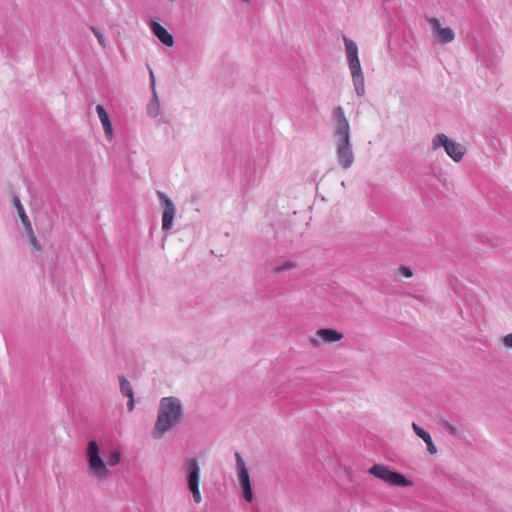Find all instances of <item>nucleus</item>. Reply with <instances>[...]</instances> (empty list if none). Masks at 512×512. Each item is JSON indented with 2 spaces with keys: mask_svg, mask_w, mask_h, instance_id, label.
I'll return each mask as SVG.
<instances>
[{
  "mask_svg": "<svg viewBox=\"0 0 512 512\" xmlns=\"http://www.w3.org/2000/svg\"><path fill=\"white\" fill-rule=\"evenodd\" d=\"M343 338V335L335 329L331 328H323L319 329L315 336L310 339V342L313 346L317 347L321 343H334L340 341Z\"/></svg>",
  "mask_w": 512,
  "mask_h": 512,
  "instance_id": "nucleus-11",
  "label": "nucleus"
},
{
  "mask_svg": "<svg viewBox=\"0 0 512 512\" xmlns=\"http://www.w3.org/2000/svg\"><path fill=\"white\" fill-rule=\"evenodd\" d=\"M448 430H449L451 433H455V429H454V427H452V426H450V425L448 426Z\"/></svg>",
  "mask_w": 512,
  "mask_h": 512,
  "instance_id": "nucleus-26",
  "label": "nucleus"
},
{
  "mask_svg": "<svg viewBox=\"0 0 512 512\" xmlns=\"http://www.w3.org/2000/svg\"><path fill=\"white\" fill-rule=\"evenodd\" d=\"M332 116L337 161L344 170H347L352 167L355 160L351 143L350 124L341 106L333 109Z\"/></svg>",
  "mask_w": 512,
  "mask_h": 512,
  "instance_id": "nucleus-1",
  "label": "nucleus"
},
{
  "mask_svg": "<svg viewBox=\"0 0 512 512\" xmlns=\"http://www.w3.org/2000/svg\"><path fill=\"white\" fill-rule=\"evenodd\" d=\"M129 401L127 403V409L129 412L134 410V396L128 397Z\"/></svg>",
  "mask_w": 512,
  "mask_h": 512,
  "instance_id": "nucleus-25",
  "label": "nucleus"
},
{
  "mask_svg": "<svg viewBox=\"0 0 512 512\" xmlns=\"http://www.w3.org/2000/svg\"><path fill=\"white\" fill-rule=\"evenodd\" d=\"M91 30L92 32L94 33L95 37L97 38L98 40V43L103 47L105 48L106 47V41H105V38L103 36V34L99 31V29H97L96 27H91Z\"/></svg>",
  "mask_w": 512,
  "mask_h": 512,
  "instance_id": "nucleus-20",
  "label": "nucleus"
},
{
  "mask_svg": "<svg viewBox=\"0 0 512 512\" xmlns=\"http://www.w3.org/2000/svg\"><path fill=\"white\" fill-rule=\"evenodd\" d=\"M120 391L126 397L134 396L130 382L124 377L119 376Z\"/></svg>",
  "mask_w": 512,
  "mask_h": 512,
  "instance_id": "nucleus-16",
  "label": "nucleus"
},
{
  "mask_svg": "<svg viewBox=\"0 0 512 512\" xmlns=\"http://www.w3.org/2000/svg\"><path fill=\"white\" fill-rule=\"evenodd\" d=\"M369 474L376 478H379L390 485L398 487H408L412 485V482L408 480L404 475L390 470L387 466L382 464H375L369 470Z\"/></svg>",
  "mask_w": 512,
  "mask_h": 512,
  "instance_id": "nucleus-7",
  "label": "nucleus"
},
{
  "mask_svg": "<svg viewBox=\"0 0 512 512\" xmlns=\"http://www.w3.org/2000/svg\"><path fill=\"white\" fill-rule=\"evenodd\" d=\"M149 77H150V84H151V89H152V93L154 91H156L155 89V77H154V73L151 69H149Z\"/></svg>",
  "mask_w": 512,
  "mask_h": 512,
  "instance_id": "nucleus-24",
  "label": "nucleus"
},
{
  "mask_svg": "<svg viewBox=\"0 0 512 512\" xmlns=\"http://www.w3.org/2000/svg\"><path fill=\"white\" fill-rule=\"evenodd\" d=\"M427 21L431 27L433 35L440 44H447L455 39L454 31L449 27H442L441 22L436 17H429Z\"/></svg>",
  "mask_w": 512,
  "mask_h": 512,
  "instance_id": "nucleus-10",
  "label": "nucleus"
},
{
  "mask_svg": "<svg viewBox=\"0 0 512 512\" xmlns=\"http://www.w3.org/2000/svg\"><path fill=\"white\" fill-rule=\"evenodd\" d=\"M296 267V262L292 260H285L274 266L275 273H283L292 270Z\"/></svg>",
  "mask_w": 512,
  "mask_h": 512,
  "instance_id": "nucleus-17",
  "label": "nucleus"
},
{
  "mask_svg": "<svg viewBox=\"0 0 512 512\" xmlns=\"http://www.w3.org/2000/svg\"><path fill=\"white\" fill-rule=\"evenodd\" d=\"M157 196L163 206L162 230L167 232L173 226V221L176 215V207L172 200L165 193L158 191Z\"/></svg>",
  "mask_w": 512,
  "mask_h": 512,
  "instance_id": "nucleus-9",
  "label": "nucleus"
},
{
  "mask_svg": "<svg viewBox=\"0 0 512 512\" xmlns=\"http://www.w3.org/2000/svg\"><path fill=\"white\" fill-rule=\"evenodd\" d=\"M12 202H13V205L15 207V209L17 210V213H18V216L21 220V223L24 227V230H31L32 228V224L29 220V217L27 216L25 210H24V207L19 199L18 196H14L13 199H12Z\"/></svg>",
  "mask_w": 512,
  "mask_h": 512,
  "instance_id": "nucleus-14",
  "label": "nucleus"
},
{
  "mask_svg": "<svg viewBox=\"0 0 512 512\" xmlns=\"http://www.w3.org/2000/svg\"><path fill=\"white\" fill-rule=\"evenodd\" d=\"M242 1H243V2H245V3H248V2H249V0H242Z\"/></svg>",
  "mask_w": 512,
  "mask_h": 512,
  "instance_id": "nucleus-27",
  "label": "nucleus"
},
{
  "mask_svg": "<svg viewBox=\"0 0 512 512\" xmlns=\"http://www.w3.org/2000/svg\"><path fill=\"white\" fill-rule=\"evenodd\" d=\"M412 428H413V431L415 432V434L419 438H421L424 442L427 441L431 437L427 431H425L423 428H421L416 423H412Z\"/></svg>",
  "mask_w": 512,
  "mask_h": 512,
  "instance_id": "nucleus-19",
  "label": "nucleus"
},
{
  "mask_svg": "<svg viewBox=\"0 0 512 512\" xmlns=\"http://www.w3.org/2000/svg\"><path fill=\"white\" fill-rule=\"evenodd\" d=\"M426 445H427V451L430 453V454H435L437 452V448L436 446L434 445L433 441H432V438L430 437L427 441H425Z\"/></svg>",
  "mask_w": 512,
  "mask_h": 512,
  "instance_id": "nucleus-22",
  "label": "nucleus"
},
{
  "mask_svg": "<svg viewBox=\"0 0 512 512\" xmlns=\"http://www.w3.org/2000/svg\"><path fill=\"white\" fill-rule=\"evenodd\" d=\"M398 271L401 275H403L406 278H410L413 276L412 270L407 266H404V265L400 266Z\"/></svg>",
  "mask_w": 512,
  "mask_h": 512,
  "instance_id": "nucleus-21",
  "label": "nucleus"
},
{
  "mask_svg": "<svg viewBox=\"0 0 512 512\" xmlns=\"http://www.w3.org/2000/svg\"><path fill=\"white\" fill-rule=\"evenodd\" d=\"M183 470L186 473L187 487L192 494L193 501L196 504L202 502V495L199 489L200 485V466L196 458H187L183 464Z\"/></svg>",
  "mask_w": 512,
  "mask_h": 512,
  "instance_id": "nucleus-5",
  "label": "nucleus"
},
{
  "mask_svg": "<svg viewBox=\"0 0 512 512\" xmlns=\"http://www.w3.org/2000/svg\"><path fill=\"white\" fill-rule=\"evenodd\" d=\"M343 42L355 92L359 97H362L365 94V80L359 60L358 46L353 40L347 38L345 35L343 36Z\"/></svg>",
  "mask_w": 512,
  "mask_h": 512,
  "instance_id": "nucleus-4",
  "label": "nucleus"
},
{
  "mask_svg": "<svg viewBox=\"0 0 512 512\" xmlns=\"http://www.w3.org/2000/svg\"><path fill=\"white\" fill-rule=\"evenodd\" d=\"M441 147L444 148L446 154L455 162L461 161L466 153L465 146L450 139L444 133L436 134L432 140L433 150H437Z\"/></svg>",
  "mask_w": 512,
  "mask_h": 512,
  "instance_id": "nucleus-6",
  "label": "nucleus"
},
{
  "mask_svg": "<svg viewBox=\"0 0 512 512\" xmlns=\"http://www.w3.org/2000/svg\"><path fill=\"white\" fill-rule=\"evenodd\" d=\"M96 112L102 124L106 138L110 141L113 138V128L109 115L102 105L96 106Z\"/></svg>",
  "mask_w": 512,
  "mask_h": 512,
  "instance_id": "nucleus-13",
  "label": "nucleus"
},
{
  "mask_svg": "<svg viewBox=\"0 0 512 512\" xmlns=\"http://www.w3.org/2000/svg\"><path fill=\"white\" fill-rule=\"evenodd\" d=\"M149 27L154 36L165 46L172 47L174 45L173 35L155 20H151Z\"/></svg>",
  "mask_w": 512,
  "mask_h": 512,
  "instance_id": "nucleus-12",
  "label": "nucleus"
},
{
  "mask_svg": "<svg viewBox=\"0 0 512 512\" xmlns=\"http://www.w3.org/2000/svg\"><path fill=\"white\" fill-rule=\"evenodd\" d=\"M86 458L88 462L89 473L99 480H105L111 475V471L107 466H117L121 461V454L119 451L113 450L108 455L107 462H105L101 456L100 448L97 442L91 440L87 446Z\"/></svg>",
  "mask_w": 512,
  "mask_h": 512,
  "instance_id": "nucleus-3",
  "label": "nucleus"
},
{
  "mask_svg": "<svg viewBox=\"0 0 512 512\" xmlns=\"http://www.w3.org/2000/svg\"><path fill=\"white\" fill-rule=\"evenodd\" d=\"M147 113L152 118H156L160 114V102L156 91L152 93V98L147 105Z\"/></svg>",
  "mask_w": 512,
  "mask_h": 512,
  "instance_id": "nucleus-15",
  "label": "nucleus"
},
{
  "mask_svg": "<svg viewBox=\"0 0 512 512\" xmlns=\"http://www.w3.org/2000/svg\"><path fill=\"white\" fill-rule=\"evenodd\" d=\"M26 234H27V237L29 239V244L32 246V248L35 250V251H39L41 250V245L39 244L37 238H36V235L33 231V227L31 228V230H25Z\"/></svg>",
  "mask_w": 512,
  "mask_h": 512,
  "instance_id": "nucleus-18",
  "label": "nucleus"
},
{
  "mask_svg": "<svg viewBox=\"0 0 512 512\" xmlns=\"http://www.w3.org/2000/svg\"><path fill=\"white\" fill-rule=\"evenodd\" d=\"M183 405L176 397H163L159 402L157 419L152 430L154 439H161L167 432L181 423Z\"/></svg>",
  "mask_w": 512,
  "mask_h": 512,
  "instance_id": "nucleus-2",
  "label": "nucleus"
},
{
  "mask_svg": "<svg viewBox=\"0 0 512 512\" xmlns=\"http://www.w3.org/2000/svg\"><path fill=\"white\" fill-rule=\"evenodd\" d=\"M234 457L236 460V474L239 481L241 497L247 502H252L254 495L248 469L239 452H236Z\"/></svg>",
  "mask_w": 512,
  "mask_h": 512,
  "instance_id": "nucleus-8",
  "label": "nucleus"
},
{
  "mask_svg": "<svg viewBox=\"0 0 512 512\" xmlns=\"http://www.w3.org/2000/svg\"><path fill=\"white\" fill-rule=\"evenodd\" d=\"M503 344H504L506 347L512 348V333L507 334V335L503 338Z\"/></svg>",
  "mask_w": 512,
  "mask_h": 512,
  "instance_id": "nucleus-23",
  "label": "nucleus"
}]
</instances>
